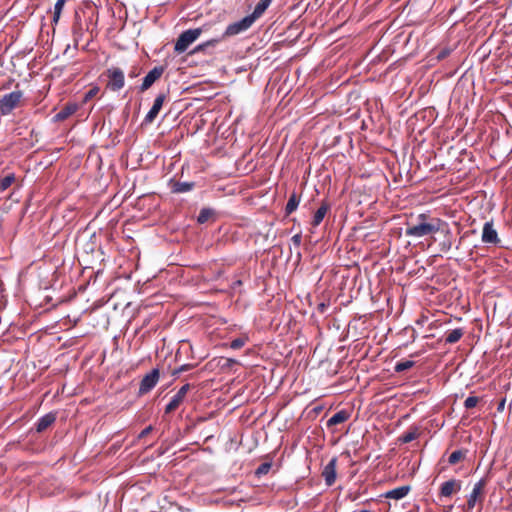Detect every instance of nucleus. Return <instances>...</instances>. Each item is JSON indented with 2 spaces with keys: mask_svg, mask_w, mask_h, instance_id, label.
I'll return each mask as SVG.
<instances>
[{
  "mask_svg": "<svg viewBox=\"0 0 512 512\" xmlns=\"http://www.w3.org/2000/svg\"><path fill=\"white\" fill-rule=\"evenodd\" d=\"M445 222L440 218L431 217L426 213L417 215L414 221L406 224L405 235L413 238H421L437 233Z\"/></svg>",
  "mask_w": 512,
  "mask_h": 512,
  "instance_id": "1",
  "label": "nucleus"
},
{
  "mask_svg": "<svg viewBox=\"0 0 512 512\" xmlns=\"http://www.w3.org/2000/svg\"><path fill=\"white\" fill-rule=\"evenodd\" d=\"M254 22L250 19L249 16L244 17L243 19L231 23L227 26L226 30L223 33H216L215 37L210 38L206 42L198 45L192 53H197L200 51H205L208 48H214L217 44H219L222 40H224L227 37L235 36L241 32L246 31L249 29Z\"/></svg>",
  "mask_w": 512,
  "mask_h": 512,
  "instance_id": "2",
  "label": "nucleus"
},
{
  "mask_svg": "<svg viewBox=\"0 0 512 512\" xmlns=\"http://www.w3.org/2000/svg\"><path fill=\"white\" fill-rule=\"evenodd\" d=\"M98 11L93 7H86L75 11L73 22L74 35L82 36L85 31L93 33L97 24Z\"/></svg>",
  "mask_w": 512,
  "mask_h": 512,
  "instance_id": "3",
  "label": "nucleus"
},
{
  "mask_svg": "<svg viewBox=\"0 0 512 512\" xmlns=\"http://www.w3.org/2000/svg\"><path fill=\"white\" fill-rule=\"evenodd\" d=\"M24 92L20 89L0 96V116H9L13 112L24 106Z\"/></svg>",
  "mask_w": 512,
  "mask_h": 512,
  "instance_id": "4",
  "label": "nucleus"
},
{
  "mask_svg": "<svg viewBox=\"0 0 512 512\" xmlns=\"http://www.w3.org/2000/svg\"><path fill=\"white\" fill-rule=\"evenodd\" d=\"M213 27V24L205 23L199 28L189 29L182 32L175 43L174 50L178 53L184 52L189 47V45H191L195 40L199 38L201 34H203V32H208V30L213 29Z\"/></svg>",
  "mask_w": 512,
  "mask_h": 512,
  "instance_id": "5",
  "label": "nucleus"
},
{
  "mask_svg": "<svg viewBox=\"0 0 512 512\" xmlns=\"http://www.w3.org/2000/svg\"><path fill=\"white\" fill-rule=\"evenodd\" d=\"M486 485V478H481L477 483L474 484L471 493L467 497V510H472L476 505H479L480 509H482L483 502L485 499Z\"/></svg>",
  "mask_w": 512,
  "mask_h": 512,
  "instance_id": "6",
  "label": "nucleus"
},
{
  "mask_svg": "<svg viewBox=\"0 0 512 512\" xmlns=\"http://www.w3.org/2000/svg\"><path fill=\"white\" fill-rule=\"evenodd\" d=\"M108 78L106 88L111 91H119L124 87L125 77L124 73L119 68L108 69L105 73Z\"/></svg>",
  "mask_w": 512,
  "mask_h": 512,
  "instance_id": "7",
  "label": "nucleus"
},
{
  "mask_svg": "<svg viewBox=\"0 0 512 512\" xmlns=\"http://www.w3.org/2000/svg\"><path fill=\"white\" fill-rule=\"evenodd\" d=\"M160 372L159 369L155 368L148 374H146L140 382L139 395H144L151 391L159 380Z\"/></svg>",
  "mask_w": 512,
  "mask_h": 512,
  "instance_id": "8",
  "label": "nucleus"
},
{
  "mask_svg": "<svg viewBox=\"0 0 512 512\" xmlns=\"http://www.w3.org/2000/svg\"><path fill=\"white\" fill-rule=\"evenodd\" d=\"M164 67L165 66H154L143 78L142 84L139 86V91L145 92L151 88L153 84L162 77L165 70Z\"/></svg>",
  "mask_w": 512,
  "mask_h": 512,
  "instance_id": "9",
  "label": "nucleus"
},
{
  "mask_svg": "<svg viewBox=\"0 0 512 512\" xmlns=\"http://www.w3.org/2000/svg\"><path fill=\"white\" fill-rule=\"evenodd\" d=\"M190 384L183 385L177 393L171 398L170 402L165 407V414H169L176 410L184 401L186 394L190 390Z\"/></svg>",
  "mask_w": 512,
  "mask_h": 512,
  "instance_id": "10",
  "label": "nucleus"
},
{
  "mask_svg": "<svg viewBox=\"0 0 512 512\" xmlns=\"http://www.w3.org/2000/svg\"><path fill=\"white\" fill-rule=\"evenodd\" d=\"M481 240L486 244H494L497 245L500 243V239L498 237V233L494 228L493 221H487L484 223Z\"/></svg>",
  "mask_w": 512,
  "mask_h": 512,
  "instance_id": "11",
  "label": "nucleus"
},
{
  "mask_svg": "<svg viewBox=\"0 0 512 512\" xmlns=\"http://www.w3.org/2000/svg\"><path fill=\"white\" fill-rule=\"evenodd\" d=\"M337 458L333 457L323 468L322 477L327 486H332L336 481Z\"/></svg>",
  "mask_w": 512,
  "mask_h": 512,
  "instance_id": "12",
  "label": "nucleus"
},
{
  "mask_svg": "<svg viewBox=\"0 0 512 512\" xmlns=\"http://www.w3.org/2000/svg\"><path fill=\"white\" fill-rule=\"evenodd\" d=\"M166 99V94L160 93L154 100V103L151 107V109L148 111V113L145 116V122L146 123H152L156 117L158 116L164 101Z\"/></svg>",
  "mask_w": 512,
  "mask_h": 512,
  "instance_id": "13",
  "label": "nucleus"
},
{
  "mask_svg": "<svg viewBox=\"0 0 512 512\" xmlns=\"http://www.w3.org/2000/svg\"><path fill=\"white\" fill-rule=\"evenodd\" d=\"M57 418V414L55 412H49L38 419L35 423V430L37 433L45 432L49 427H51Z\"/></svg>",
  "mask_w": 512,
  "mask_h": 512,
  "instance_id": "14",
  "label": "nucleus"
},
{
  "mask_svg": "<svg viewBox=\"0 0 512 512\" xmlns=\"http://www.w3.org/2000/svg\"><path fill=\"white\" fill-rule=\"evenodd\" d=\"M461 489V481L456 479L448 480L442 483L440 487V496L451 497L452 494L459 492Z\"/></svg>",
  "mask_w": 512,
  "mask_h": 512,
  "instance_id": "15",
  "label": "nucleus"
},
{
  "mask_svg": "<svg viewBox=\"0 0 512 512\" xmlns=\"http://www.w3.org/2000/svg\"><path fill=\"white\" fill-rule=\"evenodd\" d=\"M78 110V104L67 103L61 110L53 117L54 122H62L73 115Z\"/></svg>",
  "mask_w": 512,
  "mask_h": 512,
  "instance_id": "16",
  "label": "nucleus"
},
{
  "mask_svg": "<svg viewBox=\"0 0 512 512\" xmlns=\"http://www.w3.org/2000/svg\"><path fill=\"white\" fill-rule=\"evenodd\" d=\"M411 487L409 485L400 486L392 490L387 491L384 496L389 499L400 500L408 495Z\"/></svg>",
  "mask_w": 512,
  "mask_h": 512,
  "instance_id": "17",
  "label": "nucleus"
},
{
  "mask_svg": "<svg viewBox=\"0 0 512 512\" xmlns=\"http://www.w3.org/2000/svg\"><path fill=\"white\" fill-rule=\"evenodd\" d=\"M329 210L330 204L326 201H323L313 216L312 225L314 227H317L322 222V220L324 219L325 215Z\"/></svg>",
  "mask_w": 512,
  "mask_h": 512,
  "instance_id": "18",
  "label": "nucleus"
},
{
  "mask_svg": "<svg viewBox=\"0 0 512 512\" xmlns=\"http://www.w3.org/2000/svg\"><path fill=\"white\" fill-rule=\"evenodd\" d=\"M171 191L173 193H185L191 191L195 187L194 182H180L171 180Z\"/></svg>",
  "mask_w": 512,
  "mask_h": 512,
  "instance_id": "19",
  "label": "nucleus"
},
{
  "mask_svg": "<svg viewBox=\"0 0 512 512\" xmlns=\"http://www.w3.org/2000/svg\"><path fill=\"white\" fill-rule=\"evenodd\" d=\"M350 414L346 410H340L335 413L328 421L327 427L331 428L348 420Z\"/></svg>",
  "mask_w": 512,
  "mask_h": 512,
  "instance_id": "20",
  "label": "nucleus"
},
{
  "mask_svg": "<svg viewBox=\"0 0 512 512\" xmlns=\"http://www.w3.org/2000/svg\"><path fill=\"white\" fill-rule=\"evenodd\" d=\"M272 0H260L256 7L254 8V11L252 14L248 15L250 19L254 22L256 19H258L269 7Z\"/></svg>",
  "mask_w": 512,
  "mask_h": 512,
  "instance_id": "21",
  "label": "nucleus"
},
{
  "mask_svg": "<svg viewBox=\"0 0 512 512\" xmlns=\"http://www.w3.org/2000/svg\"><path fill=\"white\" fill-rule=\"evenodd\" d=\"M300 200V195H298L296 192H293L290 195L289 200L285 206V214L290 215L291 213H293L298 208Z\"/></svg>",
  "mask_w": 512,
  "mask_h": 512,
  "instance_id": "22",
  "label": "nucleus"
},
{
  "mask_svg": "<svg viewBox=\"0 0 512 512\" xmlns=\"http://www.w3.org/2000/svg\"><path fill=\"white\" fill-rule=\"evenodd\" d=\"M419 436L418 428L417 427H411L407 432H405L403 435L399 437V442L406 444L410 443L413 440L417 439Z\"/></svg>",
  "mask_w": 512,
  "mask_h": 512,
  "instance_id": "23",
  "label": "nucleus"
},
{
  "mask_svg": "<svg viewBox=\"0 0 512 512\" xmlns=\"http://www.w3.org/2000/svg\"><path fill=\"white\" fill-rule=\"evenodd\" d=\"M467 453H468V450H466V449H459V450L452 452L448 458V463L450 465H455V464L459 463L460 461H462L466 458Z\"/></svg>",
  "mask_w": 512,
  "mask_h": 512,
  "instance_id": "24",
  "label": "nucleus"
},
{
  "mask_svg": "<svg viewBox=\"0 0 512 512\" xmlns=\"http://www.w3.org/2000/svg\"><path fill=\"white\" fill-rule=\"evenodd\" d=\"M463 335H464V330L462 328H456L447 334V336L445 338V343L454 344V343L458 342L462 338Z\"/></svg>",
  "mask_w": 512,
  "mask_h": 512,
  "instance_id": "25",
  "label": "nucleus"
},
{
  "mask_svg": "<svg viewBox=\"0 0 512 512\" xmlns=\"http://www.w3.org/2000/svg\"><path fill=\"white\" fill-rule=\"evenodd\" d=\"M215 215V210L212 208H202L197 217V222L199 224L206 223L209 219H211Z\"/></svg>",
  "mask_w": 512,
  "mask_h": 512,
  "instance_id": "26",
  "label": "nucleus"
},
{
  "mask_svg": "<svg viewBox=\"0 0 512 512\" xmlns=\"http://www.w3.org/2000/svg\"><path fill=\"white\" fill-rule=\"evenodd\" d=\"M452 245H453L452 234H451V231L449 229H447L446 230V239L439 244L440 250L442 252H448L451 249Z\"/></svg>",
  "mask_w": 512,
  "mask_h": 512,
  "instance_id": "27",
  "label": "nucleus"
},
{
  "mask_svg": "<svg viewBox=\"0 0 512 512\" xmlns=\"http://www.w3.org/2000/svg\"><path fill=\"white\" fill-rule=\"evenodd\" d=\"M414 365H415V362L411 361V360L400 361V362L396 363V365L394 367V371L397 373H401V372H404V371L412 368Z\"/></svg>",
  "mask_w": 512,
  "mask_h": 512,
  "instance_id": "28",
  "label": "nucleus"
},
{
  "mask_svg": "<svg viewBox=\"0 0 512 512\" xmlns=\"http://www.w3.org/2000/svg\"><path fill=\"white\" fill-rule=\"evenodd\" d=\"M15 181L14 174H8L0 180V192L7 190Z\"/></svg>",
  "mask_w": 512,
  "mask_h": 512,
  "instance_id": "29",
  "label": "nucleus"
},
{
  "mask_svg": "<svg viewBox=\"0 0 512 512\" xmlns=\"http://www.w3.org/2000/svg\"><path fill=\"white\" fill-rule=\"evenodd\" d=\"M67 0H57L54 6V12H53V22L57 23L59 21L61 12L63 10V7L65 5Z\"/></svg>",
  "mask_w": 512,
  "mask_h": 512,
  "instance_id": "30",
  "label": "nucleus"
},
{
  "mask_svg": "<svg viewBox=\"0 0 512 512\" xmlns=\"http://www.w3.org/2000/svg\"><path fill=\"white\" fill-rule=\"evenodd\" d=\"M452 51H453V49L449 48V47L440 48L436 52L435 59L437 61H443L444 59H446L451 54Z\"/></svg>",
  "mask_w": 512,
  "mask_h": 512,
  "instance_id": "31",
  "label": "nucleus"
},
{
  "mask_svg": "<svg viewBox=\"0 0 512 512\" xmlns=\"http://www.w3.org/2000/svg\"><path fill=\"white\" fill-rule=\"evenodd\" d=\"M271 466H272L271 463L264 462L258 466V468L255 471V474L257 476L265 475L269 472V470L271 469Z\"/></svg>",
  "mask_w": 512,
  "mask_h": 512,
  "instance_id": "32",
  "label": "nucleus"
},
{
  "mask_svg": "<svg viewBox=\"0 0 512 512\" xmlns=\"http://www.w3.org/2000/svg\"><path fill=\"white\" fill-rule=\"evenodd\" d=\"M479 397L476 396H469L464 401V407L466 409H472L479 403Z\"/></svg>",
  "mask_w": 512,
  "mask_h": 512,
  "instance_id": "33",
  "label": "nucleus"
},
{
  "mask_svg": "<svg viewBox=\"0 0 512 512\" xmlns=\"http://www.w3.org/2000/svg\"><path fill=\"white\" fill-rule=\"evenodd\" d=\"M245 342H246V340L243 338H236L231 341L230 347L235 350L240 349L241 347H243L245 345Z\"/></svg>",
  "mask_w": 512,
  "mask_h": 512,
  "instance_id": "34",
  "label": "nucleus"
},
{
  "mask_svg": "<svg viewBox=\"0 0 512 512\" xmlns=\"http://www.w3.org/2000/svg\"><path fill=\"white\" fill-rule=\"evenodd\" d=\"M98 91H99L98 87L91 88L88 92H86V94L84 96V102H87L88 100L95 97L97 95Z\"/></svg>",
  "mask_w": 512,
  "mask_h": 512,
  "instance_id": "35",
  "label": "nucleus"
},
{
  "mask_svg": "<svg viewBox=\"0 0 512 512\" xmlns=\"http://www.w3.org/2000/svg\"><path fill=\"white\" fill-rule=\"evenodd\" d=\"M291 241L292 243L296 246V247H299L301 245V242H302V236L300 233L298 234H295L292 238H291Z\"/></svg>",
  "mask_w": 512,
  "mask_h": 512,
  "instance_id": "36",
  "label": "nucleus"
},
{
  "mask_svg": "<svg viewBox=\"0 0 512 512\" xmlns=\"http://www.w3.org/2000/svg\"><path fill=\"white\" fill-rule=\"evenodd\" d=\"M152 430H153V427H152V426H148V427H146V428H145V429H143V430L141 431V433L139 434V438H143V437L147 436L148 434H150V433H151V431H152Z\"/></svg>",
  "mask_w": 512,
  "mask_h": 512,
  "instance_id": "37",
  "label": "nucleus"
},
{
  "mask_svg": "<svg viewBox=\"0 0 512 512\" xmlns=\"http://www.w3.org/2000/svg\"><path fill=\"white\" fill-rule=\"evenodd\" d=\"M210 23H211V24H213V25H214V27H213V29L208 30V32H207V33L211 34V35H212V38H213V37H215V34H216V33H222L219 29H217V27H216V26H217V24H216L215 22H210Z\"/></svg>",
  "mask_w": 512,
  "mask_h": 512,
  "instance_id": "38",
  "label": "nucleus"
},
{
  "mask_svg": "<svg viewBox=\"0 0 512 512\" xmlns=\"http://www.w3.org/2000/svg\"><path fill=\"white\" fill-rule=\"evenodd\" d=\"M192 368V365L190 364H184L182 365L174 374L176 373H180V372H185V371H188L189 369Z\"/></svg>",
  "mask_w": 512,
  "mask_h": 512,
  "instance_id": "39",
  "label": "nucleus"
},
{
  "mask_svg": "<svg viewBox=\"0 0 512 512\" xmlns=\"http://www.w3.org/2000/svg\"><path fill=\"white\" fill-rule=\"evenodd\" d=\"M504 405H505V399H503V400L499 403V405H498V410H499V411H502V410L504 409Z\"/></svg>",
  "mask_w": 512,
  "mask_h": 512,
  "instance_id": "40",
  "label": "nucleus"
},
{
  "mask_svg": "<svg viewBox=\"0 0 512 512\" xmlns=\"http://www.w3.org/2000/svg\"><path fill=\"white\" fill-rule=\"evenodd\" d=\"M325 308H326V305L324 303H320L318 305V310L321 311V312H324Z\"/></svg>",
  "mask_w": 512,
  "mask_h": 512,
  "instance_id": "41",
  "label": "nucleus"
},
{
  "mask_svg": "<svg viewBox=\"0 0 512 512\" xmlns=\"http://www.w3.org/2000/svg\"><path fill=\"white\" fill-rule=\"evenodd\" d=\"M11 83H12V80H10L8 83L3 84V85H2V88H3V89H9V88H10Z\"/></svg>",
  "mask_w": 512,
  "mask_h": 512,
  "instance_id": "42",
  "label": "nucleus"
},
{
  "mask_svg": "<svg viewBox=\"0 0 512 512\" xmlns=\"http://www.w3.org/2000/svg\"><path fill=\"white\" fill-rule=\"evenodd\" d=\"M227 362H228V365L232 364V363H235L236 361L235 360H232V359H227Z\"/></svg>",
  "mask_w": 512,
  "mask_h": 512,
  "instance_id": "43",
  "label": "nucleus"
},
{
  "mask_svg": "<svg viewBox=\"0 0 512 512\" xmlns=\"http://www.w3.org/2000/svg\"><path fill=\"white\" fill-rule=\"evenodd\" d=\"M241 284H242L241 280H237V281L234 283V285H238V286H240Z\"/></svg>",
  "mask_w": 512,
  "mask_h": 512,
  "instance_id": "44",
  "label": "nucleus"
}]
</instances>
